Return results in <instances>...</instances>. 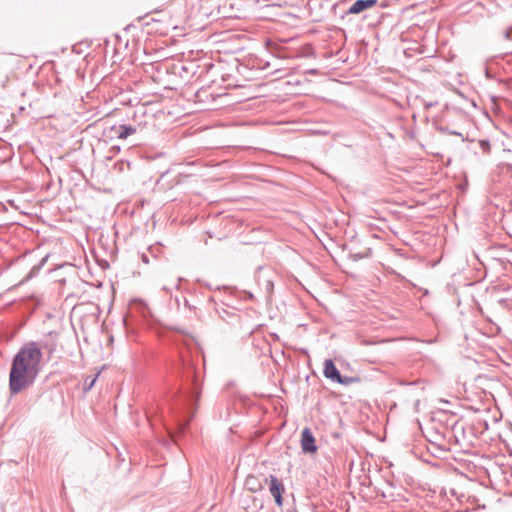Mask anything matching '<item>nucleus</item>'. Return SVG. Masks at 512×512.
Here are the masks:
<instances>
[{
	"label": "nucleus",
	"mask_w": 512,
	"mask_h": 512,
	"mask_svg": "<svg viewBox=\"0 0 512 512\" xmlns=\"http://www.w3.org/2000/svg\"><path fill=\"white\" fill-rule=\"evenodd\" d=\"M141 128L142 126L140 123L137 125L120 124L118 126H113L112 130L118 139H126L128 136L135 134Z\"/></svg>",
	"instance_id": "nucleus-5"
},
{
	"label": "nucleus",
	"mask_w": 512,
	"mask_h": 512,
	"mask_svg": "<svg viewBox=\"0 0 512 512\" xmlns=\"http://www.w3.org/2000/svg\"><path fill=\"white\" fill-rule=\"evenodd\" d=\"M180 282V278H178V282L176 283L175 287L178 288Z\"/></svg>",
	"instance_id": "nucleus-11"
},
{
	"label": "nucleus",
	"mask_w": 512,
	"mask_h": 512,
	"mask_svg": "<svg viewBox=\"0 0 512 512\" xmlns=\"http://www.w3.org/2000/svg\"><path fill=\"white\" fill-rule=\"evenodd\" d=\"M142 260L145 263H148V257L146 255H142Z\"/></svg>",
	"instance_id": "nucleus-10"
},
{
	"label": "nucleus",
	"mask_w": 512,
	"mask_h": 512,
	"mask_svg": "<svg viewBox=\"0 0 512 512\" xmlns=\"http://www.w3.org/2000/svg\"><path fill=\"white\" fill-rule=\"evenodd\" d=\"M503 36L506 40H512V28L505 30Z\"/></svg>",
	"instance_id": "nucleus-9"
},
{
	"label": "nucleus",
	"mask_w": 512,
	"mask_h": 512,
	"mask_svg": "<svg viewBox=\"0 0 512 512\" xmlns=\"http://www.w3.org/2000/svg\"><path fill=\"white\" fill-rule=\"evenodd\" d=\"M300 444L301 449L305 454H313L318 450L315 437L313 436L311 429L308 427L302 430Z\"/></svg>",
	"instance_id": "nucleus-3"
},
{
	"label": "nucleus",
	"mask_w": 512,
	"mask_h": 512,
	"mask_svg": "<svg viewBox=\"0 0 512 512\" xmlns=\"http://www.w3.org/2000/svg\"><path fill=\"white\" fill-rule=\"evenodd\" d=\"M377 4V0H356L348 9L349 14H358Z\"/></svg>",
	"instance_id": "nucleus-6"
},
{
	"label": "nucleus",
	"mask_w": 512,
	"mask_h": 512,
	"mask_svg": "<svg viewBox=\"0 0 512 512\" xmlns=\"http://www.w3.org/2000/svg\"><path fill=\"white\" fill-rule=\"evenodd\" d=\"M42 349H47L51 355L56 350V343L48 346L28 342L14 356L9 374V389L12 395L20 393L35 382L41 371Z\"/></svg>",
	"instance_id": "nucleus-1"
},
{
	"label": "nucleus",
	"mask_w": 512,
	"mask_h": 512,
	"mask_svg": "<svg viewBox=\"0 0 512 512\" xmlns=\"http://www.w3.org/2000/svg\"><path fill=\"white\" fill-rule=\"evenodd\" d=\"M451 494H452V495H456V493H455V490H454V489H451Z\"/></svg>",
	"instance_id": "nucleus-12"
},
{
	"label": "nucleus",
	"mask_w": 512,
	"mask_h": 512,
	"mask_svg": "<svg viewBox=\"0 0 512 512\" xmlns=\"http://www.w3.org/2000/svg\"><path fill=\"white\" fill-rule=\"evenodd\" d=\"M99 374H100V372L96 373L94 376H87L85 378L84 384H83L84 392L90 391L93 388V386L95 385V383L98 379Z\"/></svg>",
	"instance_id": "nucleus-7"
},
{
	"label": "nucleus",
	"mask_w": 512,
	"mask_h": 512,
	"mask_svg": "<svg viewBox=\"0 0 512 512\" xmlns=\"http://www.w3.org/2000/svg\"><path fill=\"white\" fill-rule=\"evenodd\" d=\"M269 491L274 497L275 503L278 507H282L283 498L282 494L285 491L283 483L274 475L269 476Z\"/></svg>",
	"instance_id": "nucleus-4"
},
{
	"label": "nucleus",
	"mask_w": 512,
	"mask_h": 512,
	"mask_svg": "<svg viewBox=\"0 0 512 512\" xmlns=\"http://www.w3.org/2000/svg\"><path fill=\"white\" fill-rule=\"evenodd\" d=\"M323 374L331 381L342 385H350L359 381L358 377L342 376L331 359L325 360Z\"/></svg>",
	"instance_id": "nucleus-2"
},
{
	"label": "nucleus",
	"mask_w": 512,
	"mask_h": 512,
	"mask_svg": "<svg viewBox=\"0 0 512 512\" xmlns=\"http://www.w3.org/2000/svg\"><path fill=\"white\" fill-rule=\"evenodd\" d=\"M479 144H480V147L483 150V152H485V153H489L490 152L491 146H490L489 141H487V140H480Z\"/></svg>",
	"instance_id": "nucleus-8"
}]
</instances>
